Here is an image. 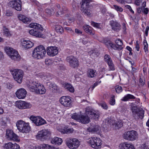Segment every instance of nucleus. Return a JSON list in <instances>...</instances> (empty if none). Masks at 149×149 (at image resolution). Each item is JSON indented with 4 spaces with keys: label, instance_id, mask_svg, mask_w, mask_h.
<instances>
[{
    "label": "nucleus",
    "instance_id": "nucleus-21",
    "mask_svg": "<svg viewBox=\"0 0 149 149\" xmlns=\"http://www.w3.org/2000/svg\"><path fill=\"white\" fill-rule=\"evenodd\" d=\"M110 24L114 31H118L120 29V26L118 22L112 21L111 22Z\"/></svg>",
    "mask_w": 149,
    "mask_h": 149
},
{
    "label": "nucleus",
    "instance_id": "nucleus-15",
    "mask_svg": "<svg viewBox=\"0 0 149 149\" xmlns=\"http://www.w3.org/2000/svg\"><path fill=\"white\" fill-rule=\"evenodd\" d=\"M47 54L49 56H53L58 53L57 47L55 46L48 47L46 49Z\"/></svg>",
    "mask_w": 149,
    "mask_h": 149
},
{
    "label": "nucleus",
    "instance_id": "nucleus-62",
    "mask_svg": "<svg viewBox=\"0 0 149 149\" xmlns=\"http://www.w3.org/2000/svg\"><path fill=\"white\" fill-rule=\"evenodd\" d=\"M75 32L76 33L79 35L82 34V31L77 29H75Z\"/></svg>",
    "mask_w": 149,
    "mask_h": 149
},
{
    "label": "nucleus",
    "instance_id": "nucleus-1",
    "mask_svg": "<svg viewBox=\"0 0 149 149\" xmlns=\"http://www.w3.org/2000/svg\"><path fill=\"white\" fill-rule=\"evenodd\" d=\"M100 114L99 111L93 109H86L84 114L78 115L76 113H74L72 116V118L82 123L86 124L90 121L88 116L95 119L98 120Z\"/></svg>",
    "mask_w": 149,
    "mask_h": 149
},
{
    "label": "nucleus",
    "instance_id": "nucleus-12",
    "mask_svg": "<svg viewBox=\"0 0 149 149\" xmlns=\"http://www.w3.org/2000/svg\"><path fill=\"white\" fill-rule=\"evenodd\" d=\"M115 43L117 45H115L113 43L110 42L108 43L109 45L112 48L114 49H118L120 50L123 48V47L122 46L123 45L122 41L120 39H116L115 40Z\"/></svg>",
    "mask_w": 149,
    "mask_h": 149
},
{
    "label": "nucleus",
    "instance_id": "nucleus-45",
    "mask_svg": "<svg viewBox=\"0 0 149 149\" xmlns=\"http://www.w3.org/2000/svg\"><path fill=\"white\" fill-rule=\"evenodd\" d=\"M45 13L49 15H51L54 14L55 13L54 10L52 9V10L49 9H46L45 10Z\"/></svg>",
    "mask_w": 149,
    "mask_h": 149
},
{
    "label": "nucleus",
    "instance_id": "nucleus-55",
    "mask_svg": "<svg viewBox=\"0 0 149 149\" xmlns=\"http://www.w3.org/2000/svg\"><path fill=\"white\" fill-rule=\"evenodd\" d=\"M135 48H136L137 51H139V41L137 40L136 41V43L135 44Z\"/></svg>",
    "mask_w": 149,
    "mask_h": 149
},
{
    "label": "nucleus",
    "instance_id": "nucleus-54",
    "mask_svg": "<svg viewBox=\"0 0 149 149\" xmlns=\"http://www.w3.org/2000/svg\"><path fill=\"white\" fill-rule=\"evenodd\" d=\"M91 27H90V28H89L87 31H86V32L88 33L89 34H90L91 35H93L94 34V31L92 30L91 29Z\"/></svg>",
    "mask_w": 149,
    "mask_h": 149
},
{
    "label": "nucleus",
    "instance_id": "nucleus-44",
    "mask_svg": "<svg viewBox=\"0 0 149 149\" xmlns=\"http://www.w3.org/2000/svg\"><path fill=\"white\" fill-rule=\"evenodd\" d=\"M112 8L114 9L118 12H122L123 10L121 7L115 5H113V7Z\"/></svg>",
    "mask_w": 149,
    "mask_h": 149
},
{
    "label": "nucleus",
    "instance_id": "nucleus-50",
    "mask_svg": "<svg viewBox=\"0 0 149 149\" xmlns=\"http://www.w3.org/2000/svg\"><path fill=\"white\" fill-rule=\"evenodd\" d=\"M7 122V119L6 118H2L1 122V124L2 125L6 126Z\"/></svg>",
    "mask_w": 149,
    "mask_h": 149
},
{
    "label": "nucleus",
    "instance_id": "nucleus-40",
    "mask_svg": "<svg viewBox=\"0 0 149 149\" xmlns=\"http://www.w3.org/2000/svg\"><path fill=\"white\" fill-rule=\"evenodd\" d=\"M26 125H24V127L23 128V130H24V131H21L20 132H21L23 133H27L28 132L30 131V127L29 125V124L27 123V124H26Z\"/></svg>",
    "mask_w": 149,
    "mask_h": 149
},
{
    "label": "nucleus",
    "instance_id": "nucleus-53",
    "mask_svg": "<svg viewBox=\"0 0 149 149\" xmlns=\"http://www.w3.org/2000/svg\"><path fill=\"white\" fill-rule=\"evenodd\" d=\"M100 105L105 109L107 110L108 108V107L105 102H102L100 104Z\"/></svg>",
    "mask_w": 149,
    "mask_h": 149
},
{
    "label": "nucleus",
    "instance_id": "nucleus-52",
    "mask_svg": "<svg viewBox=\"0 0 149 149\" xmlns=\"http://www.w3.org/2000/svg\"><path fill=\"white\" fill-rule=\"evenodd\" d=\"M115 89L117 93H119L122 91V88L121 86H116L115 87Z\"/></svg>",
    "mask_w": 149,
    "mask_h": 149
},
{
    "label": "nucleus",
    "instance_id": "nucleus-9",
    "mask_svg": "<svg viewBox=\"0 0 149 149\" xmlns=\"http://www.w3.org/2000/svg\"><path fill=\"white\" fill-rule=\"evenodd\" d=\"M6 138L9 139L19 142L20 141L19 137L11 130L8 129L6 131Z\"/></svg>",
    "mask_w": 149,
    "mask_h": 149
},
{
    "label": "nucleus",
    "instance_id": "nucleus-63",
    "mask_svg": "<svg viewBox=\"0 0 149 149\" xmlns=\"http://www.w3.org/2000/svg\"><path fill=\"white\" fill-rule=\"evenodd\" d=\"M65 29L68 32H70L71 33L74 32V31L71 28L69 27H65Z\"/></svg>",
    "mask_w": 149,
    "mask_h": 149
},
{
    "label": "nucleus",
    "instance_id": "nucleus-13",
    "mask_svg": "<svg viewBox=\"0 0 149 149\" xmlns=\"http://www.w3.org/2000/svg\"><path fill=\"white\" fill-rule=\"evenodd\" d=\"M61 103L65 107H70L71 106V99L69 96H63L60 99Z\"/></svg>",
    "mask_w": 149,
    "mask_h": 149
},
{
    "label": "nucleus",
    "instance_id": "nucleus-48",
    "mask_svg": "<svg viewBox=\"0 0 149 149\" xmlns=\"http://www.w3.org/2000/svg\"><path fill=\"white\" fill-rule=\"evenodd\" d=\"M114 98L115 96L114 95H112L109 101V103L111 105H113L115 104V100Z\"/></svg>",
    "mask_w": 149,
    "mask_h": 149
},
{
    "label": "nucleus",
    "instance_id": "nucleus-17",
    "mask_svg": "<svg viewBox=\"0 0 149 149\" xmlns=\"http://www.w3.org/2000/svg\"><path fill=\"white\" fill-rule=\"evenodd\" d=\"M27 92L24 88H20L15 93L16 97L19 99H24L26 96Z\"/></svg>",
    "mask_w": 149,
    "mask_h": 149
},
{
    "label": "nucleus",
    "instance_id": "nucleus-20",
    "mask_svg": "<svg viewBox=\"0 0 149 149\" xmlns=\"http://www.w3.org/2000/svg\"><path fill=\"white\" fill-rule=\"evenodd\" d=\"M27 123H25L22 120H19L17 121L16 123V125L17 129L19 130L20 132L21 131H24L23 128L24 127V125H26V124H27Z\"/></svg>",
    "mask_w": 149,
    "mask_h": 149
},
{
    "label": "nucleus",
    "instance_id": "nucleus-5",
    "mask_svg": "<svg viewBox=\"0 0 149 149\" xmlns=\"http://www.w3.org/2000/svg\"><path fill=\"white\" fill-rule=\"evenodd\" d=\"M123 138L129 141H133L138 138V133L135 131L132 130L125 132L123 135Z\"/></svg>",
    "mask_w": 149,
    "mask_h": 149
},
{
    "label": "nucleus",
    "instance_id": "nucleus-58",
    "mask_svg": "<svg viewBox=\"0 0 149 149\" xmlns=\"http://www.w3.org/2000/svg\"><path fill=\"white\" fill-rule=\"evenodd\" d=\"M90 26L88 25H84L83 27V29L86 32L87 31L89 28H90Z\"/></svg>",
    "mask_w": 149,
    "mask_h": 149
},
{
    "label": "nucleus",
    "instance_id": "nucleus-4",
    "mask_svg": "<svg viewBox=\"0 0 149 149\" xmlns=\"http://www.w3.org/2000/svg\"><path fill=\"white\" fill-rule=\"evenodd\" d=\"M10 72L14 79L18 83H21L24 75V72L22 70L18 69H12L10 70Z\"/></svg>",
    "mask_w": 149,
    "mask_h": 149
},
{
    "label": "nucleus",
    "instance_id": "nucleus-16",
    "mask_svg": "<svg viewBox=\"0 0 149 149\" xmlns=\"http://www.w3.org/2000/svg\"><path fill=\"white\" fill-rule=\"evenodd\" d=\"M11 6L16 10L20 11L22 9V2L20 0H15L10 2Z\"/></svg>",
    "mask_w": 149,
    "mask_h": 149
},
{
    "label": "nucleus",
    "instance_id": "nucleus-32",
    "mask_svg": "<svg viewBox=\"0 0 149 149\" xmlns=\"http://www.w3.org/2000/svg\"><path fill=\"white\" fill-rule=\"evenodd\" d=\"M29 26L31 28L37 30L40 29L41 26L40 25L36 23H31L29 25Z\"/></svg>",
    "mask_w": 149,
    "mask_h": 149
},
{
    "label": "nucleus",
    "instance_id": "nucleus-36",
    "mask_svg": "<svg viewBox=\"0 0 149 149\" xmlns=\"http://www.w3.org/2000/svg\"><path fill=\"white\" fill-rule=\"evenodd\" d=\"M130 143H128L127 142H124L123 143H120L119 147L120 149H128V147Z\"/></svg>",
    "mask_w": 149,
    "mask_h": 149
},
{
    "label": "nucleus",
    "instance_id": "nucleus-33",
    "mask_svg": "<svg viewBox=\"0 0 149 149\" xmlns=\"http://www.w3.org/2000/svg\"><path fill=\"white\" fill-rule=\"evenodd\" d=\"M55 29L56 32L59 34H61L63 32V29L62 26L60 25L56 26Z\"/></svg>",
    "mask_w": 149,
    "mask_h": 149
},
{
    "label": "nucleus",
    "instance_id": "nucleus-14",
    "mask_svg": "<svg viewBox=\"0 0 149 149\" xmlns=\"http://www.w3.org/2000/svg\"><path fill=\"white\" fill-rule=\"evenodd\" d=\"M16 106L20 109H29L32 107V105L30 103L22 100L19 101L17 103Z\"/></svg>",
    "mask_w": 149,
    "mask_h": 149
},
{
    "label": "nucleus",
    "instance_id": "nucleus-7",
    "mask_svg": "<svg viewBox=\"0 0 149 149\" xmlns=\"http://www.w3.org/2000/svg\"><path fill=\"white\" fill-rule=\"evenodd\" d=\"M50 134L51 133L49 130L44 129L39 131L36 137L38 139L43 141L48 139Z\"/></svg>",
    "mask_w": 149,
    "mask_h": 149
},
{
    "label": "nucleus",
    "instance_id": "nucleus-6",
    "mask_svg": "<svg viewBox=\"0 0 149 149\" xmlns=\"http://www.w3.org/2000/svg\"><path fill=\"white\" fill-rule=\"evenodd\" d=\"M66 144L68 148L72 149L77 148L80 145V142L77 139L70 138L67 139Z\"/></svg>",
    "mask_w": 149,
    "mask_h": 149
},
{
    "label": "nucleus",
    "instance_id": "nucleus-37",
    "mask_svg": "<svg viewBox=\"0 0 149 149\" xmlns=\"http://www.w3.org/2000/svg\"><path fill=\"white\" fill-rule=\"evenodd\" d=\"M42 145L43 149H58V148L48 144H43Z\"/></svg>",
    "mask_w": 149,
    "mask_h": 149
},
{
    "label": "nucleus",
    "instance_id": "nucleus-41",
    "mask_svg": "<svg viewBox=\"0 0 149 149\" xmlns=\"http://www.w3.org/2000/svg\"><path fill=\"white\" fill-rule=\"evenodd\" d=\"M140 110L136 115L139 117L140 118H143L144 117V111L141 108Z\"/></svg>",
    "mask_w": 149,
    "mask_h": 149
},
{
    "label": "nucleus",
    "instance_id": "nucleus-2",
    "mask_svg": "<svg viewBox=\"0 0 149 149\" xmlns=\"http://www.w3.org/2000/svg\"><path fill=\"white\" fill-rule=\"evenodd\" d=\"M27 87L31 92L40 94H44L46 90L43 85L36 81H29L27 84Z\"/></svg>",
    "mask_w": 149,
    "mask_h": 149
},
{
    "label": "nucleus",
    "instance_id": "nucleus-34",
    "mask_svg": "<svg viewBox=\"0 0 149 149\" xmlns=\"http://www.w3.org/2000/svg\"><path fill=\"white\" fill-rule=\"evenodd\" d=\"M60 131L63 134H69L73 132V130L71 128L62 129Z\"/></svg>",
    "mask_w": 149,
    "mask_h": 149
},
{
    "label": "nucleus",
    "instance_id": "nucleus-11",
    "mask_svg": "<svg viewBox=\"0 0 149 149\" xmlns=\"http://www.w3.org/2000/svg\"><path fill=\"white\" fill-rule=\"evenodd\" d=\"M66 61L68 62L71 67L75 68L78 65V61L75 57L72 56H68L66 58Z\"/></svg>",
    "mask_w": 149,
    "mask_h": 149
},
{
    "label": "nucleus",
    "instance_id": "nucleus-30",
    "mask_svg": "<svg viewBox=\"0 0 149 149\" xmlns=\"http://www.w3.org/2000/svg\"><path fill=\"white\" fill-rule=\"evenodd\" d=\"M141 108H139L137 106H133L132 107L131 110L133 115L136 116L138 114Z\"/></svg>",
    "mask_w": 149,
    "mask_h": 149
},
{
    "label": "nucleus",
    "instance_id": "nucleus-43",
    "mask_svg": "<svg viewBox=\"0 0 149 149\" xmlns=\"http://www.w3.org/2000/svg\"><path fill=\"white\" fill-rule=\"evenodd\" d=\"M3 31L4 34L6 36H9L11 34L9 31L8 29L4 27L3 28Z\"/></svg>",
    "mask_w": 149,
    "mask_h": 149
},
{
    "label": "nucleus",
    "instance_id": "nucleus-35",
    "mask_svg": "<svg viewBox=\"0 0 149 149\" xmlns=\"http://www.w3.org/2000/svg\"><path fill=\"white\" fill-rule=\"evenodd\" d=\"M5 50L6 54L9 56L11 53H13V51L14 52L16 50L12 48L6 47L5 48Z\"/></svg>",
    "mask_w": 149,
    "mask_h": 149
},
{
    "label": "nucleus",
    "instance_id": "nucleus-25",
    "mask_svg": "<svg viewBox=\"0 0 149 149\" xmlns=\"http://www.w3.org/2000/svg\"><path fill=\"white\" fill-rule=\"evenodd\" d=\"M63 142L62 139L57 137H54L51 140V142L52 144L55 143L58 145L61 144Z\"/></svg>",
    "mask_w": 149,
    "mask_h": 149
},
{
    "label": "nucleus",
    "instance_id": "nucleus-3",
    "mask_svg": "<svg viewBox=\"0 0 149 149\" xmlns=\"http://www.w3.org/2000/svg\"><path fill=\"white\" fill-rule=\"evenodd\" d=\"M46 53L45 48L40 45L35 48L33 52L32 56L36 59H42L45 56Z\"/></svg>",
    "mask_w": 149,
    "mask_h": 149
},
{
    "label": "nucleus",
    "instance_id": "nucleus-64",
    "mask_svg": "<svg viewBox=\"0 0 149 149\" xmlns=\"http://www.w3.org/2000/svg\"><path fill=\"white\" fill-rule=\"evenodd\" d=\"M12 85L9 83H8L6 84V88L9 89H11L12 88Z\"/></svg>",
    "mask_w": 149,
    "mask_h": 149
},
{
    "label": "nucleus",
    "instance_id": "nucleus-29",
    "mask_svg": "<svg viewBox=\"0 0 149 149\" xmlns=\"http://www.w3.org/2000/svg\"><path fill=\"white\" fill-rule=\"evenodd\" d=\"M38 76L43 79H49L51 77V75L48 73L40 74Z\"/></svg>",
    "mask_w": 149,
    "mask_h": 149
},
{
    "label": "nucleus",
    "instance_id": "nucleus-26",
    "mask_svg": "<svg viewBox=\"0 0 149 149\" xmlns=\"http://www.w3.org/2000/svg\"><path fill=\"white\" fill-rule=\"evenodd\" d=\"M18 17L19 20L24 23H28L30 21V20L28 17L22 15H19Z\"/></svg>",
    "mask_w": 149,
    "mask_h": 149
},
{
    "label": "nucleus",
    "instance_id": "nucleus-42",
    "mask_svg": "<svg viewBox=\"0 0 149 149\" xmlns=\"http://www.w3.org/2000/svg\"><path fill=\"white\" fill-rule=\"evenodd\" d=\"M13 144L11 142L6 143L4 146L6 149H12Z\"/></svg>",
    "mask_w": 149,
    "mask_h": 149
},
{
    "label": "nucleus",
    "instance_id": "nucleus-27",
    "mask_svg": "<svg viewBox=\"0 0 149 149\" xmlns=\"http://www.w3.org/2000/svg\"><path fill=\"white\" fill-rule=\"evenodd\" d=\"M135 99V97L134 95L130 94H127L121 100L123 101H126L130 99Z\"/></svg>",
    "mask_w": 149,
    "mask_h": 149
},
{
    "label": "nucleus",
    "instance_id": "nucleus-10",
    "mask_svg": "<svg viewBox=\"0 0 149 149\" xmlns=\"http://www.w3.org/2000/svg\"><path fill=\"white\" fill-rule=\"evenodd\" d=\"M30 119L36 126L42 125L46 123L45 120L39 116L35 117L32 116L30 117Z\"/></svg>",
    "mask_w": 149,
    "mask_h": 149
},
{
    "label": "nucleus",
    "instance_id": "nucleus-18",
    "mask_svg": "<svg viewBox=\"0 0 149 149\" xmlns=\"http://www.w3.org/2000/svg\"><path fill=\"white\" fill-rule=\"evenodd\" d=\"M21 45L23 48L28 49L31 48L34 45V44L30 40L23 39L21 41Z\"/></svg>",
    "mask_w": 149,
    "mask_h": 149
},
{
    "label": "nucleus",
    "instance_id": "nucleus-61",
    "mask_svg": "<svg viewBox=\"0 0 149 149\" xmlns=\"http://www.w3.org/2000/svg\"><path fill=\"white\" fill-rule=\"evenodd\" d=\"M101 82V81H100L95 83L92 86V90H93L95 88V87L97 86Z\"/></svg>",
    "mask_w": 149,
    "mask_h": 149
},
{
    "label": "nucleus",
    "instance_id": "nucleus-28",
    "mask_svg": "<svg viewBox=\"0 0 149 149\" xmlns=\"http://www.w3.org/2000/svg\"><path fill=\"white\" fill-rule=\"evenodd\" d=\"M97 72L95 70L90 69L88 72V76L91 78L95 77L96 75Z\"/></svg>",
    "mask_w": 149,
    "mask_h": 149
},
{
    "label": "nucleus",
    "instance_id": "nucleus-38",
    "mask_svg": "<svg viewBox=\"0 0 149 149\" xmlns=\"http://www.w3.org/2000/svg\"><path fill=\"white\" fill-rule=\"evenodd\" d=\"M106 122L108 125H115V121L113 118L109 119L108 118L106 120Z\"/></svg>",
    "mask_w": 149,
    "mask_h": 149
},
{
    "label": "nucleus",
    "instance_id": "nucleus-56",
    "mask_svg": "<svg viewBox=\"0 0 149 149\" xmlns=\"http://www.w3.org/2000/svg\"><path fill=\"white\" fill-rule=\"evenodd\" d=\"M125 7L126 8L129 9V10L130 11V12L133 14L134 13V11L132 9V8L131 6L128 5H126L125 6Z\"/></svg>",
    "mask_w": 149,
    "mask_h": 149
},
{
    "label": "nucleus",
    "instance_id": "nucleus-8",
    "mask_svg": "<svg viewBox=\"0 0 149 149\" xmlns=\"http://www.w3.org/2000/svg\"><path fill=\"white\" fill-rule=\"evenodd\" d=\"M89 143L93 148L99 149L101 148L102 141L99 138L95 137L91 138L89 141Z\"/></svg>",
    "mask_w": 149,
    "mask_h": 149
},
{
    "label": "nucleus",
    "instance_id": "nucleus-59",
    "mask_svg": "<svg viewBox=\"0 0 149 149\" xmlns=\"http://www.w3.org/2000/svg\"><path fill=\"white\" fill-rule=\"evenodd\" d=\"M99 128L100 127L96 125L92 128V130L94 132H97L99 130Z\"/></svg>",
    "mask_w": 149,
    "mask_h": 149
},
{
    "label": "nucleus",
    "instance_id": "nucleus-23",
    "mask_svg": "<svg viewBox=\"0 0 149 149\" xmlns=\"http://www.w3.org/2000/svg\"><path fill=\"white\" fill-rule=\"evenodd\" d=\"M64 88L70 92L73 93L74 89L73 87L70 84L65 83L63 85Z\"/></svg>",
    "mask_w": 149,
    "mask_h": 149
},
{
    "label": "nucleus",
    "instance_id": "nucleus-24",
    "mask_svg": "<svg viewBox=\"0 0 149 149\" xmlns=\"http://www.w3.org/2000/svg\"><path fill=\"white\" fill-rule=\"evenodd\" d=\"M29 33L32 35L37 37H41L42 35L41 33L38 30L35 29H32L29 31Z\"/></svg>",
    "mask_w": 149,
    "mask_h": 149
},
{
    "label": "nucleus",
    "instance_id": "nucleus-22",
    "mask_svg": "<svg viewBox=\"0 0 149 149\" xmlns=\"http://www.w3.org/2000/svg\"><path fill=\"white\" fill-rule=\"evenodd\" d=\"M9 56L12 60L19 61L20 59V56L18 54V52L16 50L13 51V52L11 53Z\"/></svg>",
    "mask_w": 149,
    "mask_h": 149
},
{
    "label": "nucleus",
    "instance_id": "nucleus-31",
    "mask_svg": "<svg viewBox=\"0 0 149 149\" xmlns=\"http://www.w3.org/2000/svg\"><path fill=\"white\" fill-rule=\"evenodd\" d=\"M104 60L107 64L113 62L111 56L109 55L106 54L104 56Z\"/></svg>",
    "mask_w": 149,
    "mask_h": 149
},
{
    "label": "nucleus",
    "instance_id": "nucleus-57",
    "mask_svg": "<svg viewBox=\"0 0 149 149\" xmlns=\"http://www.w3.org/2000/svg\"><path fill=\"white\" fill-rule=\"evenodd\" d=\"M19 146L17 144L15 143L13 144L12 149H20Z\"/></svg>",
    "mask_w": 149,
    "mask_h": 149
},
{
    "label": "nucleus",
    "instance_id": "nucleus-47",
    "mask_svg": "<svg viewBox=\"0 0 149 149\" xmlns=\"http://www.w3.org/2000/svg\"><path fill=\"white\" fill-rule=\"evenodd\" d=\"M91 25L99 29L100 28V24L92 22L91 23Z\"/></svg>",
    "mask_w": 149,
    "mask_h": 149
},
{
    "label": "nucleus",
    "instance_id": "nucleus-60",
    "mask_svg": "<svg viewBox=\"0 0 149 149\" xmlns=\"http://www.w3.org/2000/svg\"><path fill=\"white\" fill-rule=\"evenodd\" d=\"M139 82L141 85L143 86L145 84V80L143 79H142V78H140Z\"/></svg>",
    "mask_w": 149,
    "mask_h": 149
},
{
    "label": "nucleus",
    "instance_id": "nucleus-46",
    "mask_svg": "<svg viewBox=\"0 0 149 149\" xmlns=\"http://www.w3.org/2000/svg\"><path fill=\"white\" fill-rule=\"evenodd\" d=\"M115 125L118 128H120L123 126V123L120 120H119L118 122H116Z\"/></svg>",
    "mask_w": 149,
    "mask_h": 149
},
{
    "label": "nucleus",
    "instance_id": "nucleus-49",
    "mask_svg": "<svg viewBox=\"0 0 149 149\" xmlns=\"http://www.w3.org/2000/svg\"><path fill=\"white\" fill-rule=\"evenodd\" d=\"M109 70H114L115 69V68L114 66V65L113 63V62L110 63H109L108 64Z\"/></svg>",
    "mask_w": 149,
    "mask_h": 149
},
{
    "label": "nucleus",
    "instance_id": "nucleus-19",
    "mask_svg": "<svg viewBox=\"0 0 149 149\" xmlns=\"http://www.w3.org/2000/svg\"><path fill=\"white\" fill-rule=\"evenodd\" d=\"M81 12L84 13V14L88 16L91 17L92 14L89 8V6H81Z\"/></svg>",
    "mask_w": 149,
    "mask_h": 149
},
{
    "label": "nucleus",
    "instance_id": "nucleus-51",
    "mask_svg": "<svg viewBox=\"0 0 149 149\" xmlns=\"http://www.w3.org/2000/svg\"><path fill=\"white\" fill-rule=\"evenodd\" d=\"M45 64L47 66H49L52 65L53 63V61L50 59H47L45 60Z\"/></svg>",
    "mask_w": 149,
    "mask_h": 149
},
{
    "label": "nucleus",
    "instance_id": "nucleus-39",
    "mask_svg": "<svg viewBox=\"0 0 149 149\" xmlns=\"http://www.w3.org/2000/svg\"><path fill=\"white\" fill-rule=\"evenodd\" d=\"M92 1V0H82L80 3L81 6H88L90 2Z\"/></svg>",
    "mask_w": 149,
    "mask_h": 149
}]
</instances>
